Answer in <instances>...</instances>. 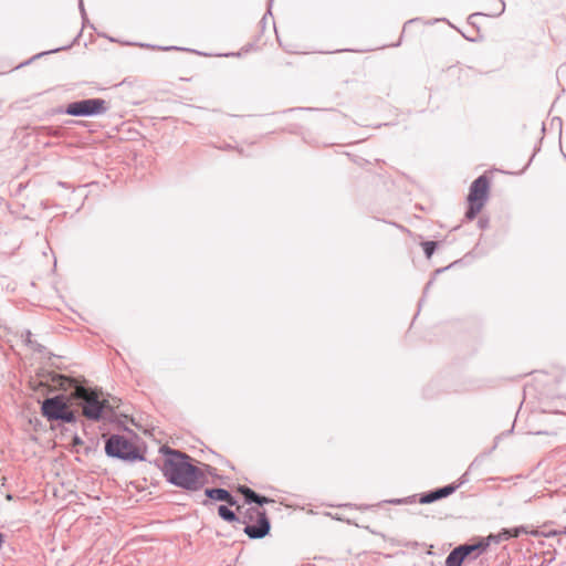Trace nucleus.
Masks as SVG:
<instances>
[{
	"label": "nucleus",
	"mask_w": 566,
	"mask_h": 566,
	"mask_svg": "<svg viewBox=\"0 0 566 566\" xmlns=\"http://www.w3.org/2000/svg\"><path fill=\"white\" fill-rule=\"evenodd\" d=\"M29 348H31L33 352L39 353V354H46V355H49V358H51V357H54V356H55L54 354L50 353V352L48 350V348H46L44 345H42V344L38 343L36 340H34V342L29 346Z\"/></svg>",
	"instance_id": "b1692460"
},
{
	"label": "nucleus",
	"mask_w": 566,
	"mask_h": 566,
	"mask_svg": "<svg viewBox=\"0 0 566 566\" xmlns=\"http://www.w3.org/2000/svg\"><path fill=\"white\" fill-rule=\"evenodd\" d=\"M91 451H92V448H91V447H86V448H85V453H86V454H88Z\"/></svg>",
	"instance_id": "a19ab883"
},
{
	"label": "nucleus",
	"mask_w": 566,
	"mask_h": 566,
	"mask_svg": "<svg viewBox=\"0 0 566 566\" xmlns=\"http://www.w3.org/2000/svg\"><path fill=\"white\" fill-rule=\"evenodd\" d=\"M283 132H287L290 134H298V127L293 125L291 127L284 128Z\"/></svg>",
	"instance_id": "c9c22d12"
},
{
	"label": "nucleus",
	"mask_w": 566,
	"mask_h": 566,
	"mask_svg": "<svg viewBox=\"0 0 566 566\" xmlns=\"http://www.w3.org/2000/svg\"><path fill=\"white\" fill-rule=\"evenodd\" d=\"M457 263L453 262L451 263L450 265L446 266V268H440V269H437L434 272H433V275L432 277L427 282V284L424 285L423 287V292H422V297L420 298L419 303H418V306L421 307L422 303H423V300L426 297V295L428 294L429 292V289H431V285L433 283V281L436 280V276L442 272H444L446 270L450 269L451 266H453L454 264Z\"/></svg>",
	"instance_id": "6ab92c4d"
},
{
	"label": "nucleus",
	"mask_w": 566,
	"mask_h": 566,
	"mask_svg": "<svg viewBox=\"0 0 566 566\" xmlns=\"http://www.w3.org/2000/svg\"><path fill=\"white\" fill-rule=\"evenodd\" d=\"M523 534H532L534 536H537L538 535V532L537 531H530L527 528V526L525 525H518V526H514V527H511V528H502L499 533L496 534H489L488 536H485V539L488 541L489 543V546L494 543V544H499L503 541H510L512 538H517L520 537L521 535Z\"/></svg>",
	"instance_id": "6e6552de"
},
{
	"label": "nucleus",
	"mask_w": 566,
	"mask_h": 566,
	"mask_svg": "<svg viewBox=\"0 0 566 566\" xmlns=\"http://www.w3.org/2000/svg\"><path fill=\"white\" fill-rule=\"evenodd\" d=\"M132 438L124 434L112 433L105 439V454L111 459L120 460L126 463L146 461L147 446L132 430L126 429Z\"/></svg>",
	"instance_id": "7ed1b4c3"
},
{
	"label": "nucleus",
	"mask_w": 566,
	"mask_h": 566,
	"mask_svg": "<svg viewBox=\"0 0 566 566\" xmlns=\"http://www.w3.org/2000/svg\"><path fill=\"white\" fill-rule=\"evenodd\" d=\"M78 9H80L82 21H83V28L88 25L92 29H94V25L92 23H90V21H88L83 0H78Z\"/></svg>",
	"instance_id": "393cba45"
},
{
	"label": "nucleus",
	"mask_w": 566,
	"mask_h": 566,
	"mask_svg": "<svg viewBox=\"0 0 566 566\" xmlns=\"http://www.w3.org/2000/svg\"><path fill=\"white\" fill-rule=\"evenodd\" d=\"M471 471H465L458 480V482L451 483L452 485H458V489L469 482V474Z\"/></svg>",
	"instance_id": "c85d7f7f"
},
{
	"label": "nucleus",
	"mask_w": 566,
	"mask_h": 566,
	"mask_svg": "<svg viewBox=\"0 0 566 566\" xmlns=\"http://www.w3.org/2000/svg\"><path fill=\"white\" fill-rule=\"evenodd\" d=\"M224 502L227 503V505L229 507L238 506V504H239L238 499L231 492H229V494H228V496H227Z\"/></svg>",
	"instance_id": "c756f323"
},
{
	"label": "nucleus",
	"mask_w": 566,
	"mask_h": 566,
	"mask_svg": "<svg viewBox=\"0 0 566 566\" xmlns=\"http://www.w3.org/2000/svg\"><path fill=\"white\" fill-rule=\"evenodd\" d=\"M533 157H534V155L531 157V159H528V163H527V165L525 166L524 170L530 166V164L532 163Z\"/></svg>",
	"instance_id": "79ce46f5"
},
{
	"label": "nucleus",
	"mask_w": 566,
	"mask_h": 566,
	"mask_svg": "<svg viewBox=\"0 0 566 566\" xmlns=\"http://www.w3.org/2000/svg\"><path fill=\"white\" fill-rule=\"evenodd\" d=\"M108 103L99 97L83 98L69 103L60 113L74 117H94L108 111Z\"/></svg>",
	"instance_id": "423d86ee"
},
{
	"label": "nucleus",
	"mask_w": 566,
	"mask_h": 566,
	"mask_svg": "<svg viewBox=\"0 0 566 566\" xmlns=\"http://www.w3.org/2000/svg\"><path fill=\"white\" fill-rule=\"evenodd\" d=\"M457 490L458 485L447 484L419 494L418 501L421 504H431L452 495Z\"/></svg>",
	"instance_id": "9d476101"
},
{
	"label": "nucleus",
	"mask_w": 566,
	"mask_h": 566,
	"mask_svg": "<svg viewBox=\"0 0 566 566\" xmlns=\"http://www.w3.org/2000/svg\"><path fill=\"white\" fill-rule=\"evenodd\" d=\"M104 36L106 38V35H104ZM107 39H108L109 41H112V42H115V41H116L114 38H108V36H107Z\"/></svg>",
	"instance_id": "a18cd8bd"
},
{
	"label": "nucleus",
	"mask_w": 566,
	"mask_h": 566,
	"mask_svg": "<svg viewBox=\"0 0 566 566\" xmlns=\"http://www.w3.org/2000/svg\"><path fill=\"white\" fill-rule=\"evenodd\" d=\"M161 459L150 461L158 468L166 482L188 492H197L208 483L203 470L193 464L195 459L188 453L169 446H160Z\"/></svg>",
	"instance_id": "f257e3e1"
},
{
	"label": "nucleus",
	"mask_w": 566,
	"mask_h": 566,
	"mask_svg": "<svg viewBox=\"0 0 566 566\" xmlns=\"http://www.w3.org/2000/svg\"><path fill=\"white\" fill-rule=\"evenodd\" d=\"M203 468H205V474H209L211 475L212 478L214 479H222V476H220L218 473H217V469L211 467L210 464H203Z\"/></svg>",
	"instance_id": "bb28decb"
},
{
	"label": "nucleus",
	"mask_w": 566,
	"mask_h": 566,
	"mask_svg": "<svg viewBox=\"0 0 566 566\" xmlns=\"http://www.w3.org/2000/svg\"><path fill=\"white\" fill-rule=\"evenodd\" d=\"M491 179L484 172L475 178L469 187L467 197V211L464 218L468 221L474 220L482 211L490 197Z\"/></svg>",
	"instance_id": "39448f33"
},
{
	"label": "nucleus",
	"mask_w": 566,
	"mask_h": 566,
	"mask_svg": "<svg viewBox=\"0 0 566 566\" xmlns=\"http://www.w3.org/2000/svg\"><path fill=\"white\" fill-rule=\"evenodd\" d=\"M81 122H77V120H73V119H67L65 120V124L66 125H71V124H80Z\"/></svg>",
	"instance_id": "4c0bfd02"
},
{
	"label": "nucleus",
	"mask_w": 566,
	"mask_h": 566,
	"mask_svg": "<svg viewBox=\"0 0 566 566\" xmlns=\"http://www.w3.org/2000/svg\"><path fill=\"white\" fill-rule=\"evenodd\" d=\"M439 380L436 379V380H432L431 382H429L427 385V387L423 389V395L427 397V398H434L439 391L438 390H434V387L438 385Z\"/></svg>",
	"instance_id": "5701e85b"
},
{
	"label": "nucleus",
	"mask_w": 566,
	"mask_h": 566,
	"mask_svg": "<svg viewBox=\"0 0 566 566\" xmlns=\"http://www.w3.org/2000/svg\"><path fill=\"white\" fill-rule=\"evenodd\" d=\"M82 34V31L78 32V34L75 36V39L73 40L72 43L67 44V45H63V46H60V48H55V49H52V50H48V51H43V52H40L35 55H33L32 57H30L29 60L20 63L17 69L19 67H22V66H25V65H29L30 63H32L34 60H38L44 55H48V54H52V53H56V52H60V51H64V50H69L71 49L74 43L77 41V39L81 36Z\"/></svg>",
	"instance_id": "ddd939ff"
},
{
	"label": "nucleus",
	"mask_w": 566,
	"mask_h": 566,
	"mask_svg": "<svg viewBox=\"0 0 566 566\" xmlns=\"http://www.w3.org/2000/svg\"><path fill=\"white\" fill-rule=\"evenodd\" d=\"M260 512H261V509H256V507L247 509L243 514V517L241 518V523H243L245 525L250 524L254 518H256V516L259 515Z\"/></svg>",
	"instance_id": "412c9836"
},
{
	"label": "nucleus",
	"mask_w": 566,
	"mask_h": 566,
	"mask_svg": "<svg viewBox=\"0 0 566 566\" xmlns=\"http://www.w3.org/2000/svg\"><path fill=\"white\" fill-rule=\"evenodd\" d=\"M272 2H273V0H269V3H268V11H266V13L263 15V18H262V19H261V21H260V24H261L262 29H264V28H265V23H266V18H268V15H272V12H271Z\"/></svg>",
	"instance_id": "7c9ffc66"
},
{
	"label": "nucleus",
	"mask_w": 566,
	"mask_h": 566,
	"mask_svg": "<svg viewBox=\"0 0 566 566\" xmlns=\"http://www.w3.org/2000/svg\"><path fill=\"white\" fill-rule=\"evenodd\" d=\"M490 220L489 218L481 217L478 220V227L482 230L486 229L489 227Z\"/></svg>",
	"instance_id": "473e14b6"
},
{
	"label": "nucleus",
	"mask_w": 566,
	"mask_h": 566,
	"mask_svg": "<svg viewBox=\"0 0 566 566\" xmlns=\"http://www.w3.org/2000/svg\"><path fill=\"white\" fill-rule=\"evenodd\" d=\"M218 515L221 520L228 523H241V517H239L228 505L220 504L218 506Z\"/></svg>",
	"instance_id": "2eb2a0df"
},
{
	"label": "nucleus",
	"mask_w": 566,
	"mask_h": 566,
	"mask_svg": "<svg viewBox=\"0 0 566 566\" xmlns=\"http://www.w3.org/2000/svg\"><path fill=\"white\" fill-rule=\"evenodd\" d=\"M139 45L140 46H147V48H154L153 45H149V44L145 45L144 43H140Z\"/></svg>",
	"instance_id": "37998d69"
},
{
	"label": "nucleus",
	"mask_w": 566,
	"mask_h": 566,
	"mask_svg": "<svg viewBox=\"0 0 566 566\" xmlns=\"http://www.w3.org/2000/svg\"><path fill=\"white\" fill-rule=\"evenodd\" d=\"M21 337L23 338V342L28 347L34 342L32 339V333L30 329H25L24 332H22Z\"/></svg>",
	"instance_id": "cd10ccee"
},
{
	"label": "nucleus",
	"mask_w": 566,
	"mask_h": 566,
	"mask_svg": "<svg viewBox=\"0 0 566 566\" xmlns=\"http://www.w3.org/2000/svg\"><path fill=\"white\" fill-rule=\"evenodd\" d=\"M458 546L461 548L467 560H475L488 551L489 543L485 537L479 536Z\"/></svg>",
	"instance_id": "1a4fd4ad"
},
{
	"label": "nucleus",
	"mask_w": 566,
	"mask_h": 566,
	"mask_svg": "<svg viewBox=\"0 0 566 566\" xmlns=\"http://www.w3.org/2000/svg\"><path fill=\"white\" fill-rule=\"evenodd\" d=\"M229 492V490L223 488H206L205 495L207 500L202 501V504L207 506L210 502H224Z\"/></svg>",
	"instance_id": "f8f14e48"
},
{
	"label": "nucleus",
	"mask_w": 566,
	"mask_h": 566,
	"mask_svg": "<svg viewBox=\"0 0 566 566\" xmlns=\"http://www.w3.org/2000/svg\"><path fill=\"white\" fill-rule=\"evenodd\" d=\"M83 443H84V442H83L82 438H81L78 434H76V433H75V434L72 437V444H73L74 447L82 446Z\"/></svg>",
	"instance_id": "72a5a7b5"
},
{
	"label": "nucleus",
	"mask_w": 566,
	"mask_h": 566,
	"mask_svg": "<svg viewBox=\"0 0 566 566\" xmlns=\"http://www.w3.org/2000/svg\"><path fill=\"white\" fill-rule=\"evenodd\" d=\"M467 560L465 556L463 555L461 548L459 546H455L447 556L444 560V566H463L464 562Z\"/></svg>",
	"instance_id": "4468645a"
},
{
	"label": "nucleus",
	"mask_w": 566,
	"mask_h": 566,
	"mask_svg": "<svg viewBox=\"0 0 566 566\" xmlns=\"http://www.w3.org/2000/svg\"><path fill=\"white\" fill-rule=\"evenodd\" d=\"M483 461V457H476L469 465L468 471H474Z\"/></svg>",
	"instance_id": "2f4dec72"
},
{
	"label": "nucleus",
	"mask_w": 566,
	"mask_h": 566,
	"mask_svg": "<svg viewBox=\"0 0 566 566\" xmlns=\"http://www.w3.org/2000/svg\"><path fill=\"white\" fill-rule=\"evenodd\" d=\"M439 244H440L439 241H432V240L421 242V247H422L424 256L427 259H431L432 255L434 254V252L437 251V249L439 248Z\"/></svg>",
	"instance_id": "aec40b11"
},
{
	"label": "nucleus",
	"mask_w": 566,
	"mask_h": 566,
	"mask_svg": "<svg viewBox=\"0 0 566 566\" xmlns=\"http://www.w3.org/2000/svg\"><path fill=\"white\" fill-rule=\"evenodd\" d=\"M40 405L41 415L52 424L56 423L57 427L66 423L74 424L78 420L76 411L69 405L65 394L46 397L40 401Z\"/></svg>",
	"instance_id": "20e7f679"
},
{
	"label": "nucleus",
	"mask_w": 566,
	"mask_h": 566,
	"mask_svg": "<svg viewBox=\"0 0 566 566\" xmlns=\"http://www.w3.org/2000/svg\"><path fill=\"white\" fill-rule=\"evenodd\" d=\"M6 499H7V500H9V501H11V500H13V495H12V494H10V493H8V494L6 495Z\"/></svg>",
	"instance_id": "ea45409f"
},
{
	"label": "nucleus",
	"mask_w": 566,
	"mask_h": 566,
	"mask_svg": "<svg viewBox=\"0 0 566 566\" xmlns=\"http://www.w3.org/2000/svg\"><path fill=\"white\" fill-rule=\"evenodd\" d=\"M335 518L338 520V521H344V518L340 517L339 515H336Z\"/></svg>",
	"instance_id": "c03bdc74"
},
{
	"label": "nucleus",
	"mask_w": 566,
	"mask_h": 566,
	"mask_svg": "<svg viewBox=\"0 0 566 566\" xmlns=\"http://www.w3.org/2000/svg\"><path fill=\"white\" fill-rule=\"evenodd\" d=\"M303 108L301 107H292V108H289V109H285L284 113L286 112H295V111H302Z\"/></svg>",
	"instance_id": "e433bc0d"
},
{
	"label": "nucleus",
	"mask_w": 566,
	"mask_h": 566,
	"mask_svg": "<svg viewBox=\"0 0 566 566\" xmlns=\"http://www.w3.org/2000/svg\"><path fill=\"white\" fill-rule=\"evenodd\" d=\"M552 408L544 411L555 412V413H563L558 408L559 407H566V398L558 397L555 400L552 401Z\"/></svg>",
	"instance_id": "4be33fe9"
},
{
	"label": "nucleus",
	"mask_w": 566,
	"mask_h": 566,
	"mask_svg": "<svg viewBox=\"0 0 566 566\" xmlns=\"http://www.w3.org/2000/svg\"><path fill=\"white\" fill-rule=\"evenodd\" d=\"M416 496L417 495H410V496L401 497V499L384 500V501L378 502L377 504H359V505H356V504H352V503H346V504H342L340 506H344V507H355V509L360 510V511H367V510H371L374 507H380V506H382V504H394V505L412 504V503L416 502Z\"/></svg>",
	"instance_id": "9b49d317"
},
{
	"label": "nucleus",
	"mask_w": 566,
	"mask_h": 566,
	"mask_svg": "<svg viewBox=\"0 0 566 566\" xmlns=\"http://www.w3.org/2000/svg\"><path fill=\"white\" fill-rule=\"evenodd\" d=\"M50 378L56 382L62 389H74V396L82 409L83 416L93 422L107 420V413H113V407L105 398H101L102 391L98 388H88L70 376L50 373Z\"/></svg>",
	"instance_id": "f03ea898"
},
{
	"label": "nucleus",
	"mask_w": 566,
	"mask_h": 566,
	"mask_svg": "<svg viewBox=\"0 0 566 566\" xmlns=\"http://www.w3.org/2000/svg\"><path fill=\"white\" fill-rule=\"evenodd\" d=\"M504 10H505V3L503 1H501V9H500V11L497 13L492 14V17L501 15L504 12ZM479 17H491V14H486V13H483V12H474V13H472V14H470L468 17V24H470L471 27H474V28H476V30H479V27L476 24V19Z\"/></svg>",
	"instance_id": "a211bd4d"
},
{
	"label": "nucleus",
	"mask_w": 566,
	"mask_h": 566,
	"mask_svg": "<svg viewBox=\"0 0 566 566\" xmlns=\"http://www.w3.org/2000/svg\"><path fill=\"white\" fill-rule=\"evenodd\" d=\"M158 49L164 50V51H169V50L189 51L188 49L179 48V46H158Z\"/></svg>",
	"instance_id": "f704fd0d"
},
{
	"label": "nucleus",
	"mask_w": 566,
	"mask_h": 566,
	"mask_svg": "<svg viewBox=\"0 0 566 566\" xmlns=\"http://www.w3.org/2000/svg\"><path fill=\"white\" fill-rule=\"evenodd\" d=\"M38 135L49 137H62L65 134L64 126H40L36 128Z\"/></svg>",
	"instance_id": "dca6fc26"
},
{
	"label": "nucleus",
	"mask_w": 566,
	"mask_h": 566,
	"mask_svg": "<svg viewBox=\"0 0 566 566\" xmlns=\"http://www.w3.org/2000/svg\"><path fill=\"white\" fill-rule=\"evenodd\" d=\"M237 492L243 496L245 504H248V505L255 504L258 492H255L251 488L243 485V484H239L237 486Z\"/></svg>",
	"instance_id": "f3484780"
},
{
	"label": "nucleus",
	"mask_w": 566,
	"mask_h": 566,
	"mask_svg": "<svg viewBox=\"0 0 566 566\" xmlns=\"http://www.w3.org/2000/svg\"><path fill=\"white\" fill-rule=\"evenodd\" d=\"M415 21H417V19H410L409 21H407V22L405 23L403 30L406 29L407 24H410V23H412V22H415Z\"/></svg>",
	"instance_id": "58836bf2"
},
{
	"label": "nucleus",
	"mask_w": 566,
	"mask_h": 566,
	"mask_svg": "<svg viewBox=\"0 0 566 566\" xmlns=\"http://www.w3.org/2000/svg\"><path fill=\"white\" fill-rule=\"evenodd\" d=\"M255 520L254 524H247L243 532L250 539H262L271 532V521L264 509H261Z\"/></svg>",
	"instance_id": "0eeeda50"
},
{
	"label": "nucleus",
	"mask_w": 566,
	"mask_h": 566,
	"mask_svg": "<svg viewBox=\"0 0 566 566\" xmlns=\"http://www.w3.org/2000/svg\"><path fill=\"white\" fill-rule=\"evenodd\" d=\"M275 501L271 497H268L265 495H262L260 493H258V496H256V502H255V505L258 506H264L266 504H270V503H274Z\"/></svg>",
	"instance_id": "a878e982"
}]
</instances>
